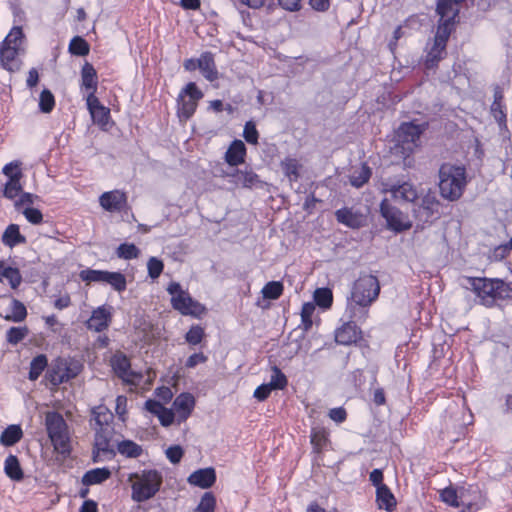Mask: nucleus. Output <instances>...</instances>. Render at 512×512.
<instances>
[{
    "label": "nucleus",
    "mask_w": 512,
    "mask_h": 512,
    "mask_svg": "<svg viewBox=\"0 0 512 512\" xmlns=\"http://www.w3.org/2000/svg\"><path fill=\"white\" fill-rule=\"evenodd\" d=\"M466 186V171L463 166L444 163L439 169V190L443 198L458 200Z\"/></svg>",
    "instance_id": "nucleus-1"
},
{
    "label": "nucleus",
    "mask_w": 512,
    "mask_h": 512,
    "mask_svg": "<svg viewBox=\"0 0 512 512\" xmlns=\"http://www.w3.org/2000/svg\"><path fill=\"white\" fill-rule=\"evenodd\" d=\"M466 288L472 289L483 305L491 307L498 299L510 296V287L500 279L467 278Z\"/></svg>",
    "instance_id": "nucleus-2"
},
{
    "label": "nucleus",
    "mask_w": 512,
    "mask_h": 512,
    "mask_svg": "<svg viewBox=\"0 0 512 512\" xmlns=\"http://www.w3.org/2000/svg\"><path fill=\"white\" fill-rule=\"evenodd\" d=\"M45 425L54 450L64 458L69 456L70 436L63 416L58 412L49 411L45 414Z\"/></svg>",
    "instance_id": "nucleus-3"
},
{
    "label": "nucleus",
    "mask_w": 512,
    "mask_h": 512,
    "mask_svg": "<svg viewBox=\"0 0 512 512\" xmlns=\"http://www.w3.org/2000/svg\"><path fill=\"white\" fill-rule=\"evenodd\" d=\"M82 368L78 360L58 357L48 367L45 377L53 386H59L77 377Z\"/></svg>",
    "instance_id": "nucleus-4"
},
{
    "label": "nucleus",
    "mask_w": 512,
    "mask_h": 512,
    "mask_svg": "<svg viewBox=\"0 0 512 512\" xmlns=\"http://www.w3.org/2000/svg\"><path fill=\"white\" fill-rule=\"evenodd\" d=\"M133 479L136 480L132 482V499L137 502L152 498L162 484V477L155 470L145 471L142 475L132 474L129 480Z\"/></svg>",
    "instance_id": "nucleus-5"
},
{
    "label": "nucleus",
    "mask_w": 512,
    "mask_h": 512,
    "mask_svg": "<svg viewBox=\"0 0 512 512\" xmlns=\"http://www.w3.org/2000/svg\"><path fill=\"white\" fill-rule=\"evenodd\" d=\"M95 437L92 457L94 462H101L104 459H113L116 455V446L119 440L115 438L114 426L105 428H94Z\"/></svg>",
    "instance_id": "nucleus-6"
},
{
    "label": "nucleus",
    "mask_w": 512,
    "mask_h": 512,
    "mask_svg": "<svg viewBox=\"0 0 512 512\" xmlns=\"http://www.w3.org/2000/svg\"><path fill=\"white\" fill-rule=\"evenodd\" d=\"M380 283L373 275H362L354 283L351 300L361 307H369L379 296Z\"/></svg>",
    "instance_id": "nucleus-7"
},
{
    "label": "nucleus",
    "mask_w": 512,
    "mask_h": 512,
    "mask_svg": "<svg viewBox=\"0 0 512 512\" xmlns=\"http://www.w3.org/2000/svg\"><path fill=\"white\" fill-rule=\"evenodd\" d=\"M167 291L172 295L171 303L173 308L180 311L182 314L200 317L205 313V307L193 300L188 292L182 290L179 283H170Z\"/></svg>",
    "instance_id": "nucleus-8"
},
{
    "label": "nucleus",
    "mask_w": 512,
    "mask_h": 512,
    "mask_svg": "<svg viewBox=\"0 0 512 512\" xmlns=\"http://www.w3.org/2000/svg\"><path fill=\"white\" fill-rule=\"evenodd\" d=\"M203 97V93L197 88L194 82L186 85L184 90L179 94L178 116L181 120H188L196 110L197 102Z\"/></svg>",
    "instance_id": "nucleus-9"
},
{
    "label": "nucleus",
    "mask_w": 512,
    "mask_h": 512,
    "mask_svg": "<svg viewBox=\"0 0 512 512\" xmlns=\"http://www.w3.org/2000/svg\"><path fill=\"white\" fill-rule=\"evenodd\" d=\"M380 212L387 222V227L395 232H402L412 227V223L403 212L392 206L387 199L380 204Z\"/></svg>",
    "instance_id": "nucleus-10"
},
{
    "label": "nucleus",
    "mask_w": 512,
    "mask_h": 512,
    "mask_svg": "<svg viewBox=\"0 0 512 512\" xmlns=\"http://www.w3.org/2000/svg\"><path fill=\"white\" fill-rule=\"evenodd\" d=\"M423 128L414 123H402L397 131V141L402 145L403 150L412 151L417 146V141Z\"/></svg>",
    "instance_id": "nucleus-11"
},
{
    "label": "nucleus",
    "mask_w": 512,
    "mask_h": 512,
    "mask_svg": "<svg viewBox=\"0 0 512 512\" xmlns=\"http://www.w3.org/2000/svg\"><path fill=\"white\" fill-rule=\"evenodd\" d=\"M439 202L434 196L427 195L422 198L421 204L413 209L414 217L422 224L431 222L439 214Z\"/></svg>",
    "instance_id": "nucleus-12"
},
{
    "label": "nucleus",
    "mask_w": 512,
    "mask_h": 512,
    "mask_svg": "<svg viewBox=\"0 0 512 512\" xmlns=\"http://www.w3.org/2000/svg\"><path fill=\"white\" fill-rule=\"evenodd\" d=\"M384 192L391 193L395 200H402L405 202H414L418 198L416 188L409 182L403 183H385Z\"/></svg>",
    "instance_id": "nucleus-13"
},
{
    "label": "nucleus",
    "mask_w": 512,
    "mask_h": 512,
    "mask_svg": "<svg viewBox=\"0 0 512 512\" xmlns=\"http://www.w3.org/2000/svg\"><path fill=\"white\" fill-rule=\"evenodd\" d=\"M195 406V398L190 393H181L178 395L174 402L173 408L176 414V421L178 424L185 422L192 413Z\"/></svg>",
    "instance_id": "nucleus-14"
},
{
    "label": "nucleus",
    "mask_w": 512,
    "mask_h": 512,
    "mask_svg": "<svg viewBox=\"0 0 512 512\" xmlns=\"http://www.w3.org/2000/svg\"><path fill=\"white\" fill-rule=\"evenodd\" d=\"M111 365L116 375L127 383H133L135 377H140L131 371L130 361L123 353H116L111 359Z\"/></svg>",
    "instance_id": "nucleus-15"
},
{
    "label": "nucleus",
    "mask_w": 512,
    "mask_h": 512,
    "mask_svg": "<svg viewBox=\"0 0 512 512\" xmlns=\"http://www.w3.org/2000/svg\"><path fill=\"white\" fill-rule=\"evenodd\" d=\"M21 49L14 46H0V63L7 71L13 73L20 70L22 61L18 58Z\"/></svg>",
    "instance_id": "nucleus-16"
},
{
    "label": "nucleus",
    "mask_w": 512,
    "mask_h": 512,
    "mask_svg": "<svg viewBox=\"0 0 512 512\" xmlns=\"http://www.w3.org/2000/svg\"><path fill=\"white\" fill-rule=\"evenodd\" d=\"M99 202L103 209L114 212L121 211L124 208L127 198L125 193L114 190L103 193L99 198Z\"/></svg>",
    "instance_id": "nucleus-17"
},
{
    "label": "nucleus",
    "mask_w": 512,
    "mask_h": 512,
    "mask_svg": "<svg viewBox=\"0 0 512 512\" xmlns=\"http://www.w3.org/2000/svg\"><path fill=\"white\" fill-rule=\"evenodd\" d=\"M87 107L94 123L105 126L110 118V111L104 107L98 98L93 94L87 96Z\"/></svg>",
    "instance_id": "nucleus-18"
},
{
    "label": "nucleus",
    "mask_w": 512,
    "mask_h": 512,
    "mask_svg": "<svg viewBox=\"0 0 512 512\" xmlns=\"http://www.w3.org/2000/svg\"><path fill=\"white\" fill-rule=\"evenodd\" d=\"M335 216L338 222L346 225L349 228H360L365 226L366 217L352 208H342L335 212Z\"/></svg>",
    "instance_id": "nucleus-19"
},
{
    "label": "nucleus",
    "mask_w": 512,
    "mask_h": 512,
    "mask_svg": "<svg viewBox=\"0 0 512 512\" xmlns=\"http://www.w3.org/2000/svg\"><path fill=\"white\" fill-rule=\"evenodd\" d=\"M2 300L6 302L10 311L6 313L0 311L1 317L12 322H22L26 318L27 310L22 302L7 296H3Z\"/></svg>",
    "instance_id": "nucleus-20"
},
{
    "label": "nucleus",
    "mask_w": 512,
    "mask_h": 512,
    "mask_svg": "<svg viewBox=\"0 0 512 512\" xmlns=\"http://www.w3.org/2000/svg\"><path fill=\"white\" fill-rule=\"evenodd\" d=\"M216 481L215 469L212 467L198 469L188 477V483L202 489L210 488Z\"/></svg>",
    "instance_id": "nucleus-21"
},
{
    "label": "nucleus",
    "mask_w": 512,
    "mask_h": 512,
    "mask_svg": "<svg viewBox=\"0 0 512 512\" xmlns=\"http://www.w3.org/2000/svg\"><path fill=\"white\" fill-rule=\"evenodd\" d=\"M360 337V331L353 322L345 323L335 332V341L342 345H351L357 342Z\"/></svg>",
    "instance_id": "nucleus-22"
},
{
    "label": "nucleus",
    "mask_w": 512,
    "mask_h": 512,
    "mask_svg": "<svg viewBox=\"0 0 512 512\" xmlns=\"http://www.w3.org/2000/svg\"><path fill=\"white\" fill-rule=\"evenodd\" d=\"M441 499L452 507L467 506L470 508L471 503L467 501L465 490L461 488L456 490L452 487L445 488L441 491Z\"/></svg>",
    "instance_id": "nucleus-23"
},
{
    "label": "nucleus",
    "mask_w": 512,
    "mask_h": 512,
    "mask_svg": "<svg viewBox=\"0 0 512 512\" xmlns=\"http://www.w3.org/2000/svg\"><path fill=\"white\" fill-rule=\"evenodd\" d=\"M111 315L104 307H99L93 311L87 321V327L90 330L101 332L109 326Z\"/></svg>",
    "instance_id": "nucleus-24"
},
{
    "label": "nucleus",
    "mask_w": 512,
    "mask_h": 512,
    "mask_svg": "<svg viewBox=\"0 0 512 512\" xmlns=\"http://www.w3.org/2000/svg\"><path fill=\"white\" fill-rule=\"evenodd\" d=\"M197 66L207 80L214 81L218 78V72L216 70V65L212 53H203L197 60Z\"/></svg>",
    "instance_id": "nucleus-25"
},
{
    "label": "nucleus",
    "mask_w": 512,
    "mask_h": 512,
    "mask_svg": "<svg viewBox=\"0 0 512 512\" xmlns=\"http://www.w3.org/2000/svg\"><path fill=\"white\" fill-rule=\"evenodd\" d=\"M245 155V144L241 140H234L225 153V160L230 166H237L244 162Z\"/></svg>",
    "instance_id": "nucleus-26"
},
{
    "label": "nucleus",
    "mask_w": 512,
    "mask_h": 512,
    "mask_svg": "<svg viewBox=\"0 0 512 512\" xmlns=\"http://www.w3.org/2000/svg\"><path fill=\"white\" fill-rule=\"evenodd\" d=\"M114 416L112 412L105 406H98L92 410V420L94 424H92L94 428H105L111 427Z\"/></svg>",
    "instance_id": "nucleus-27"
},
{
    "label": "nucleus",
    "mask_w": 512,
    "mask_h": 512,
    "mask_svg": "<svg viewBox=\"0 0 512 512\" xmlns=\"http://www.w3.org/2000/svg\"><path fill=\"white\" fill-rule=\"evenodd\" d=\"M427 49H428V52H427L424 64L427 69H432L435 66H437L438 62L446 54V51H445L446 46L433 41L431 46L429 43L427 44Z\"/></svg>",
    "instance_id": "nucleus-28"
},
{
    "label": "nucleus",
    "mask_w": 512,
    "mask_h": 512,
    "mask_svg": "<svg viewBox=\"0 0 512 512\" xmlns=\"http://www.w3.org/2000/svg\"><path fill=\"white\" fill-rule=\"evenodd\" d=\"M82 86L89 90V94L95 95L97 90V72L92 64L86 62L81 71Z\"/></svg>",
    "instance_id": "nucleus-29"
},
{
    "label": "nucleus",
    "mask_w": 512,
    "mask_h": 512,
    "mask_svg": "<svg viewBox=\"0 0 512 512\" xmlns=\"http://www.w3.org/2000/svg\"><path fill=\"white\" fill-rule=\"evenodd\" d=\"M2 241L9 247L26 243V238L20 233L19 226L10 224L2 235Z\"/></svg>",
    "instance_id": "nucleus-30"
},
{
    "label": "nucleus",
    "mask_w": 512,
    "mask_h": 512,
    "mask_svg": "<svg viewBox=\"0 0 512 512\" xmlns=\"http://www.w3.org/2000/svg\"><path fill=\"white\" fill-rule=\"evenodd\" d=\"M376 496L379 508L391 511L396 506L395 497L386 485H381L377 488Z\"/></svg>",
    "instance_id": "nucleus-31"
},
{
    "label": "nucleus",
    "mask_w": 512,
    "mask_h": 512,
    "mask_svg": "<svg viewBox=\"0 0 512 512\" xmlns=\"http://www.w3.org/2000/svg\"><path fill=\"white\" fill-rule=\"evenodd\" d=\"M111 475V472L107 468H96L86 472L82 478L84 485H94L102 483L107 480Z\"/></svg>",
    "instance_id": "nucleus-32"
},
{
    "label": "nucleus",
    "mask_w": 512,
    "mask_h": 512,
    "mask_svg": "<svg viewBox=\"0 0 512 512\" xmlns=\"http://www.w3.org/2000/svg\"><path fill=\"white\" fill-rule=\"evenodd\" d=\"M115 449L116 452H119L121 455L128 458H137L143 452L142 447L132 440L119 441Z\"/></svg>",
    "instance_id": "nucleus-33"
},
{
    "label": "nucleus",
    "mask_w": 512,
    "mask_h": 512,
    "mask_svg": "<svg viewBox=\"0 0 512 512\" xmlns=\"http://www.w3.org/2000/svg\"><path fill=\"white\" fill-rule=\"evenodd\" d=\"M231 176L235 178L236 183H240L246 188H251L260 183L258 175L251 170L236 169Z\"/></svg>",
    "instance_id": "nucleus-34"
},
{
    "label": "nucleus",
    "mask_w": 512,
    "mask_h": 512,
    "mask_svg": "<svg viewBox=\"0 0 512 512\" xmlns=\"http://www.w3.org/2000/svg\"><path fill=\"white\" fill-rule=\"evenodd\" d=\"M23 432L20 426H8L0 436V442L4 446H12L22 438Z\"/></svg>",
    "instance_id": "nucleus-35"
},
{
    "label": "nucleus",
    "mask_w": 512,
    "mask_h": 512,
    "mask_svg": "<svg viewBox=\"0 0 512 512\" xmlns=\"http://www.w3.org/2000/svg\"><path fill=\"white\" fill-rule=\"evenodd\" d=\"M5 473L6 475L15 481L23 479V471L20 467L19 460L14 455H9L5 460Z\"/></svg>",
    "instance_id": "nucleus-36"
},
{
    "label": "nucleus",
    "mask_w": 512,
    "mask_h": 512,
    "mask_svg": "<svg viewBox=\"0 0 512 512\" xmlns=\"http://www.w3.org/2000/svg\"><path fill=\"white\" fill-rule=\"evenodd\" d=\"M48 367V359L46 355L39 354L32 359L30 363V371L28 378L31 381H35L39 378L41 373Z\"/></svg>",
    "instance_id": "nucleus-37"
},
{
    "label": "nucleus",
    "mask_w": 512,
    "mask_h": 512,
    "mask_svg": "<svg viewBox=\"0 0 512 512\" xmlns=\"http://www.w3.org/2000/svg\"><path fill=\"white\" fill-rule=\"evenodd\" d=\"M371 174V169L366 164H362L360 168L354 170L351 174L350 183L352 186L360 188L369 181Z\"/></svg>",
    "instance_id": "nucleus-38"
},
{
    "label": "nucleus",
    "mask_w": 512,
    "mask_h": 512,
    "mask_svg": "<svg viewBox=\"0 0 512 512\" xmlns=\"http://www.w3.org/2000/svg\"><path fill=\"white\" fill-rule=\"evenodd\" d=\"M299 167L296 159L286 158L281 162V168L290 181H296L299 178Z\"/></svg>",
    "instance_id": "nucleus-39"
},
{
    "label": "nucleus",
    "mask_w": 512,
    "mask_h": 512,
    "mask_svg": "<svg viewBox=\"0 0 512 512\" xmlns=\"http://www.w3.org/2000/svg\"><path fill=\"white\" fill-rule=\"evenodd\" d=\"M24 34L21 27L15 26L12 28L10 33L6 36L0 46H14L15 48L21 49Z\"/></svg>",
    "instance_id": "nucleus-40"
},
{
    "label": "nucleus",
    "mask_w": 512,
    "mask_h": 512,
    "mask_svg": "<svg viewBox=\"0 0 512 512\" xmlns=\"http://www.w3.org/2000/svg\"><path fill=\"white\" fill-rule=\"evenodd\" d=\"M69 51L71 54L78 56H85L89 53V44L80 36H75L69 45Z\"/></svg>",
    "instance_id": "nucleus-41"
},
{
    "label": "nucleus",
    "mask_w": 512,
    "mask_h": 512,
    "mask_svg": "<svg viewBox=\"0 0 512 512\" xmlns=\"http://www.w3.org/2000/svg\"><path fill=\"white\" fill-rule=\"evenodd\" d=\"M105 283L110 284L118 292L126 289V278L120 272L107 271Z\"/></svg>",
    "instance_id": "nucleus-42"
},
{
    "label": "nucleus",
    "mask_w": 512,
    "mask_h": 512,
    "mask_svg": "<svg viewBox=\"0 0 512 512\" xmlns=\"http://www.w3.org/2000/svg\"><path fill=\"white\" fill-rule=\"evenodd\" d=\"M283 292V284L278 281L268 282L262 289L263 297L266 299H278Z\"/></svg>",
    "instance_id": "nucleus-43"
},
{
    "label": "nucleus",
    "mask_w": 512,
    "mask_h": 512,
    "mask_svg": "<svg viewBox=\"0 0 512 512\" xmlns=\"http://www.w3.org/2000/svg\"><path fill=\"white\" fill-rule=\"evenodd\" d=\"M107 271L86 269L82 270L79 277L87 284L91 282H105Z\"/></svg>",
    "instance_id": "nucleus-44"
},
{
    "label": "nucleus",
    "mask_w": 512,
    "mask_h": 512,
    "mask_svg": "<svg viewBox=\"0 0 512 512\" xmlns=\"http://www.w3.org/2000/svg\"><path fill=\"white\" fill-rule=\"evenodd\" d=\"M314 300L317 305L323 308H329L332 304V292L328 288H318L314 292Z\"/></svg>",
    "instance_id": "nucleus-45"
},
{
    "label": "nucleus",
    "mask_w": 512,
    "mask_h": 512,
    "mask_svg": "<svg viewBox=\"0 0 512 512\" xmlns=\"http://www.w3.org/2000/svg\"><path fill=\"white\" fill-rule=\"evenodd\" d=\"M452 24L453 22H446V20L440 19V23L433 41L446 46L447 40L451 33L450 26Z\"/></svg>",
    "instance_id": "nucleus-46"
},
{
    "label": "nucleus",
    "mask_w": 512,
    "mask_h": 512,
    "mask_svg": "<svg viewBox=\"0 0 512 512\" xmlns=\"http://www.w3.org/2000/svg\"><path fill=\"white\" fill-rule=\"evenodd\" d=\"M55 105V99L53 94L48 90L44 89L40 94L39 107L43 113H49L53 110Z\"/></svg>",
    "instance_id": "nucleus-47"
},
{
    "label": "nucleus",
    "mask_w": 512,
    "mask_h": 512,
    "mask_svg": "<svg viewBox=\"0 0 512 512\" xmlns=\"http://www.w3.org/2000/svg\"><path fill=\"white\" fill-rule=\"evenodd\" d=\"M117 256L123 259H134L140 254V250L134 244L124 243L117 248Z\"/></svg>",
    "instance_id": "nucleus-48"
},
{
    "label": "nucleus",
    "mask_w": 512,
    "mask_h": 512,
    "mask_svg": "<svg viewBox=\"0 0 512 512\" xmlns=\"http://www.w3.org/2000/svg\"><path fill=\"white\" fill-rule=\"evenodd\" d=\"M22 191L20 179L14 176L13 179L8 180L4 187V196L9 199H14Z\"/></svg>",
    "instance_id": "nucleus-49"
},
{
    "label": "nucleus",
    "mask_w": 512,
    "mask_h": 512,
    "mask_svg": "<svg viewBox=\"0 0 512 512\" xmlns=\"http://www.w3.org/2000/svg\"><path fill=\"white\" fill-rule=\"evenodd\" d=\"M216 499L210 492H206L196 508V512H214Z\"/></svg>",
    "instance_id": "nucleus-50"
},
{
    "label": "nucleus",
    "mask_w": 512,
    "mask_h": 512,
    "mask_svg": "<svg viewBox=\"0 0 512 512\" xmlns=\"http://www.w3.org/2000/svg\"><path fill=\"white\" fill-rule=\"evenodd\" d=\"M27 327H11L7 331V341L11 344H17L28 335Z\"/></svg>",
    "instance_id": "nucleus-51"
},
{
    "label": "nucleus",
    "mask_w": 512,
    "mask_h": 512,
    "mask_svg": "<svg viewBox=\"0 0 512 512\" xmlns=\"http://www.w3.org/2000/svg\"><path fill=\"white\" fill-rule=\"evenodd\" d=\"M272 371L273 374L269 384L273 387V389H283L287 385L286 376L277 366H274Z\"/></svg>",
    "instance_id": "nucleus-52"
},
{
    "label": "nucleus",
    "mask_w": 512,
    "mask_h": 512,
    "mask_svg": "<svg viewBox=\"0 0 512 512\" xmlns=\"http://www.w3.org/2000/svg\"><path fill=\"white\" fill-rule=\"evenodd\" d=\"M204 329L198 325L192 326L190 330L187 332L185 338L186 341L192 345L199 344L204 337Z\"/></svg>",
    "instance_id": "nucleus-53"
},
{
    "label": "nucleus",
    "mask_w": 512,
    "mask_h": 512,
    "mask_svg": "<svg viewBox=\"0 0 512 512\" xmlns=\"http://www.w3.org/2000/svg\"><path fill=\"white\" fill-rule=\"evenodd\" d=\"M163 262L156 257H151L148 260L147 268L148 274L152 279H156L160 276L163 271Z\"/></svg>",
    "instance_id": "nucleus-54"
},
{
    "label": "nucleus",
    "mask_w": 512,
    "mask_h": 512,
    "mask_svg": "<svg viewBox=\"0 0 512 512\" xmlns=\"http://www.w3.org/2000/svg\"><path fill=\"white\" fill-rule=\"evenodd\" d=\"M315 311V306L313 303H305L302 306L301 310V318L302 323L304 325L305 330H308L312 326V315Z\"/></svg>",
    "instance_id": "nucleus-55"
},
{
    "label": "nucleus",
    "mask_w": 512,
    "mask_h": 512,
    "mask_svg": "<svg viewBox=\"0 0 512 512\" xmlns=\"http://www.w3.org/2000/svg\"><path fill=\"white\" fill-rule=\"evenodd\" d=\"M20 166H21V162L14 161V162H11V163L5 165L3 167L2 172L4 175H6L9 178V180L13 179L14 176H16L17 179H21L23 174H22Z\"/></svg>",
    "instance_id": "nucleus-56"
},
{
    "label": "nucleus",
    "mask_w": 512,
    "mask_h": 512,
    "mask_svg": "<svg viewBox=\"0 0 512 512\" xmlns=\"http://www.w3.org/2000/svg\"><path fill=\"white\" fill-rule=\"evenodd\" d=\"M244 138L248 143L256 144L258 141V131L255 124L251 121L247 122L244 127Z\"/></svg>",
    "instance_id": "nucleus-57"
},
{
    "label": "nucleus",
    "mask_w": 512,
    "mask_h": 512,
    "mask_svg": "<svg viewBox=\"0 0 512 512\" xmlns=\"http://www.w3.org/2000/svg\"><path fill=\"white\" fill-rule=\"evenodd\" d=\"M4 278H6L9 281L13 289H16L22 281V277L19 270L12 267L7 268L6 275Z\"/></svg>",
    "instance_id": "nucleus-58"
},
{
    "label": "nucleus",
    "mask_w": 512,
    "mask_h": 512,
    "mask_svg": "<svg viewBox=\"0 0 512 512\" xmlns=\"http://www.w3.org/2000/svg\"><path fill=\"white\" fill-rule=\"evenodd\" d=\"M183 454L184 451L179 445L171 446L166 450V456L173 464L179 463Z\"/></svg>",
    "instance_id": "nucleus-59"
},
{
    "label": "nucleus",
    "mask_w": 512,
    "mask_h": 512,
    "mask_svg": "<svg viewBox=\"0 0 512 512\" xmlns=\"http://www.w3.org/2000/svg\"><path fill=\"white\" fill-rule=\"evenodd\" d=\"M23 214L32 224H40L42 222L43 215L38 209L27 207L23 211Z\"/></svg>",
    "instance_id": "nucleus-60"
},
{
    "label": "nucleus",
    "mask_w": 512,
    "mask_h": 512,
    "mask_svg": "<svg viewBox=\"0 0 512 512\" xmlns=\"http://www.w3.org/2000/svg\"><path fill=\"white\" fill-rule=\"evenodd\" d=\"M158 418L160 423L167 427L174 422V419H176V414L172 409H167L164 407V409L159 413Z\"/></svg>",
    "instance_id": "nucleus-61"
},
{
    "label": "nucleus",
    "mask_w": 512,
    "mask_h": 512,
    "mask_svg": "<svg viewBox=\"0 0 512 512\" xmlns=\"http://www.w3.org/2000/svg\"><path fill=\"white\" fill-rule=\"evenodd\" d=\"M273 390V387L268 384H262L260 385L254 392V397L257 398L259 401H264L268 398L271 391Z\"/></svg>",
    "instance_id": "nucleus-62"
},
{
    "label": "nucleus",
    "mask_w": 512,
    "mask_h": 512,
    "mask_svg": "<svg viewBox=\"0 0 512 512\" xmlns=\"http://www.w3.org/2000/svg\"><path fill=\"white\" fill-rule=\"evenodd\" d=\"M326 441H327V438H326V435L324 432L313 431V433L311 435V442L315 447L320 449L321 447H323L325 445Z\"/></svg>",
    "instance_id": "nucleus-63"
},
{
    "label": "nucleus",
    "mask_w": 512,
    "mask_h": 512,
    "mask_svg": "<svg viewBox=\"0 0 512 512\" xmlns=\"http://www.w3.org/2000/svg\"><path fill=\"white\" fill-rule=\"evenodd\" d=\"M145 408L158 417L159 413L164 409V406L158 401L149 399L145 402Z\"/></svg>",
    "instance_id": "nucleus-64"
}]
</instances>
